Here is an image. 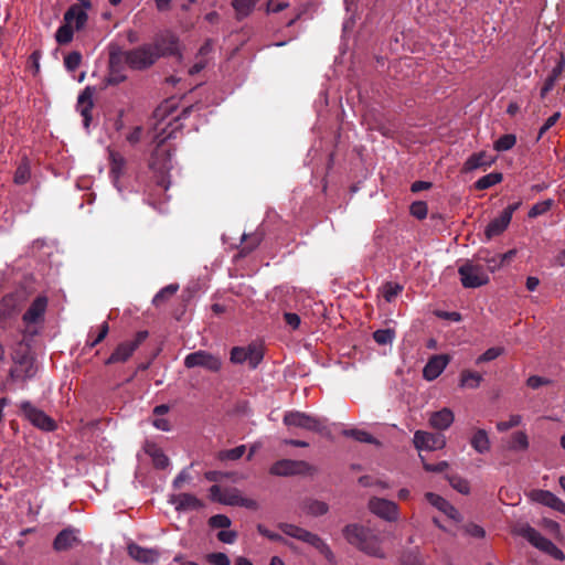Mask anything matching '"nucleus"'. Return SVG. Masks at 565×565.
<instances>
[{"instance_id": "11", "label": "nucleus", "mask_w": 565, "mask_h": 565, "mask_svg": "<svg viewBox=\"0 0 565 565\" xmlns=\"http://www.w3.org/2000/svg\"><path fill=\"white\" fill-rule=\"evenodd\" d=\"M148 337V331L142 330L138 331L132 340L120 342L115 348L109 358L105 361V364L110 365L127 362L132 356L134 352L147 340Z\"/></svg>"}, {"instance_id": "32", "label": "nucleus", "mask_w": 565, "mask_h": 565, "mask_svg": "<svg viewBox=\"0 0 565 565\" xmlns=\"http://www.w3.org/2000/svg\"><path fill=\"white\" fill-rule=\"evenodd\" d=\"M145 451L152 458L156 468L164 469L169 465V458L164 455L162 449L153 443L145 445Z\"/></svg>"}, {"instance_id": "50", "label": "nucleus", "mask_w": 565, "mask_h": 565, "mask_svg": "<svg viewBox=\"0 0 565 565\" xmlns=\"http://www.w3.org/2000/svg\"><path fill=\"white\" fill-rule=\"evenodd\" d=\"M409 212L417 220H424L428 213L427 203L424 201H415L411 204Z\"/></svg>"}, {"instance_id": "14", "label": "nucleus", "mask_w": 565, "mask_h": 565, "mask_svg": "<svg viewBox=\"0 0 565 565\" xmlns=\"http://www.w3.org/2000/svg\"><path fill=\"white\" fill-rule=\"evenodd\" d=\"M282 420L286 426L298 427L315 433H321L324 428L321 419L298 411L285 413Z\"/></svg>"}, {"instance_id": "48", "label": "nucleus", "mask_w": 565, "mask_h": 565, "mask_svg": "<svg viewBox=\"0 0 565 565\" xmlns=\"http://www.w3.org/2000/svg\"><path fill=\"white\" fill-rule=\"evenodd\" d=\"M522 423V416L519 414L510 415L508 420H501L497 423V429L501 433L507 431L511 428L518 427Z\"/></svg>"}, {"instance_id": "56", "label": "nucleus", "mask_w": 565, "mask_h": 565, "mask_svg": "<svg viewBox=\"0 0 565 565\" xmlns=\"http://www.w3.org/2000/svg\"><path fill=\"white\" fill-rule=\"evenodd\" d=\"M42 56V53L40 50H35L28 60L26 67L32 71L33 75H38L40 72V58Z\"/></svg>"}, {"instance_id": "57", "label": "nucleus", "mask_w": 565, "mask_h": 565, "mask_svg": "<svg viewBox=\"0 0 565 565\" xmlns=\"http://www.w3.org/2000/svg\"><path fill=\"white\" fill-rule=\"evenodd\" d=\"M552 381L550 379L539 376V375H531L526 380V385L532 390H537L542 386L550 385Z\"/></svg>"}, {"instance_id": "28", "label": "nucleus", "mask_w": 565, "mask_h": 565, "mask_svg": "<svg viewBox=\"0 0 565 565\" xmlns=\"http://www.w3.org/2000/svg\"><path fill=\"white\" fill-rule=\"evenodd\" d=\"M455 416L449 408H443L438 412L431 413L429 417V425L439 430H445L454 423Z\"/></svg>"}, {"instance_id": "16", "label": "nucleus", "mask_w": 565, "mask_h": 565, "mask_svg": "<svg viewBox=\"0 0 565 565\" xmlns=\"http://www.w3.org/2000/svg\"><path fill=\"white\" fill-rule=\"evenodd\" d=\"M20 408L25 417L35 427L45 431H53L56 429V423L54 419L46 415L43 411L34 407L30 402L21 403Z\"/></svg>"}, {"instance_id": "35", "label": "nucleus", "mask_w": 565, "mask_h": 565, "mask_svg": "<svg viewBox=\"0 0 565 565\" xmlns=\"http://www.w3.org/2000/svg\"><path fill=\"white\" fill-rule=\"evenodd\" d=\"M31 179V163L28 157H22L13 175V182L18 185L25 184Z\"/></svg>"}, {"instance_id": "18", "label": "nucleus", "mask_w": 565, "mask_h": 565, "mask_svg": "<svg viewBox=\"0 0 565 565\" xmlns=\"http://www.w3.org/2000/svg\"><path fill=\"white\" fill-rule=\"evenodd\" d=\"M414 446L418 450L443 449L446 445L445 437L439 434H433L424 430H417L414 434Z\"/></svg>"}, {"instance_id": "52", "label": "nucleus", "mask_w": 565, "mask_h": 565, "mask_svg": "<svg viewBox=\"0 0 565 565\" xmlns=\"http://www.w3.org/2000/svg\"><path fill=\"white\" fill-rule=\"evenodd\" d=\"M82 63V54L77 51L68 53L64 57V65L68 71H75Z\"/></svg>"}, {"instance_id": "30", "label": "nucleus", "mask_w": 565, "mask_h": 565, "mask_svg": "<svg viewBox=\"0 0 565 565\" xmlns=\"http://www.w3.org/2000/svg\"><path fill=\"white\" fill-rule=\"evenodd\" d=\"M427 501L436 507L438 510L443 511L445 514H447L449 518L451 519H456L457 518V514H458V511L457 509L451 505L446 499H444L443 497L436 494V493H433V492H427L425 494Z\"/></svg>"}, {"instance_id": "40", "label": "nucleus", "mask_w": 565, "mask_h": 565, "mask_svg": "<svg viewBox=\"0 0 565 565\" xmlns=\"http://www.w3.org/2000/svg\"><path fill=\"white\" fill-rule=\"evenodd\" d=\"M532 498L534 501L550 508H553L558 500V497L547 490H535L532 493Z\"/></svg>"}, {"instance_id": "46", "label": "nucleus", "mask_w": 565, "mask_h": 565, "mask_svg": "<svg viewBox=\"0 0 565 565\" xmlns=\"http://www.w3.org/2000/svg\"><path fill=\"white\" fill-rule=\"evenodd\" d=\"M246 451L245 445L237 446L232 449L223 450L218 452L220 460H238L243 457Z\"/></svg>"}, {"instance_id": "8", "label": "nucleus", "mask_w": 565, "mask_h": 565, "mask_svg": "<svg viewBox=\"0 0 565 565\" xmlns=\"http://www.w3.org/2000/svg\"><path fill=\"white\" fill-rule=\"evenodd\" d=\"M460 282L465 288H478L489 282V275L476 259L466 260L459 268Z\"/></svg>"}, {"instance_id": "5", "label": "nucleus", "mask_w": 565, "mask_h": 565, "mask_svg": "<svg viewBox=\"0 0 565 565\" xmlns=\"http://www.w3.org/2000/svg\"><path fill=\"white\" fill-rule=\"evenodd\" d=\"M512 533L527 540L533 546L542 552L553 556L555 559L563 561L565 555L551 540L544 537L539 531L529 524L515 525Z\"/></svg>"}, {"instance_id": "20", "label": "nucleus", "mask_w": 565, "mask_h": 565, "mask_svg": "<svg viewBox=\"0 0 565 565\" xmlns=\"http://www.w3.org/2000/svg\"><path fill=\"white\" fill-rule=\"evenodd\" d=\"M565 73V56L562 54L556 61L551 72L545 77L541 89L540 97L545 99L547 95L555 88L556 83L563 77Z\"/></svg>"}, {"instance_id": "1", "label": "nucleus", "mask_w": 565, "mask_h": 565, "mask_svg": "<svg viewBox=\"0 0 565 565\" xmlns=\"http://www.w3.org/2000/svg\"><path fill=\"white\" fill-rule=\"evenodd\" d=\"M344 539L361 552L379 558H384L385 553L381 547V540L369 527L360 524H349L342 530Z\"/></svg>"}, {"instance_id": "53", "label": "nucleus", "mask_w": 565, "mask_h": 565, "mask_svg": "<svg viewBox=\"0 0 565 565\" xmlns=\"http://www.w3.org/2000/svg\"><path fill=\"white\" fill-rule=\"evenodd\" d=\"M552 204H553L552 200H546V201H542V202L534 204L531 207V210L529 211V216L536 217L539 215L545 214L546 212H548L551 210Z\"/></svg>"}, {"instance_id": "60", "label": "nucleus", "mask_w": 565, "mask_h": 565, "mask_svg": "<svg viewBox=\"0 0 565 565\" xmlns=\"http://www.w3.org/2000/svg\"><path fill=\"white\" fill-rule=\"evenodd\" d=\"M210 499L214 502L222 503L223 494L225 493V489L221 488L217 484H214L210 488Z\"/></svg>"}, {"instance_id": "26", "label": "nucleus", "mask_w": 565, "mask_h": 565, "mask_svg": "<svg viewBox=\"0 0 565 565\" xmlns=\"http://www.w3.org/2000/svg\"><path fill=\"white\" fill-rule=\"evenodd\" d=\"M494 162V158L486 151L472 153L463 163L461 172L468 173L477 169H486Z\"/></svg>"}, {"instance_id": "24", "label": "nucleus", "mask_w": 565, "mask_h": 565, "mask_svg": "<svg viewBox=\"0 0 565 565\" xmlns=\"http://www.w3.org/2000/svg\"><path fill=\"white\" fill-rule=\"evenodd\" d=\"M449 363V358L446 354H439V355H433L427 364L424 366L423 370V376L428 380L433 381L437 379L441 372L446 369L447 364Z\"/></svg>"}, {"instance_id": "25", "label": "nucleus", "mask_w": 565, "mask_h": 565, "mask_svg": "<svg viewBox=\"0 0 565 565\" xmlns=\"http://www.w3.org/2000/svg\"><path fill=\"white\" fill-rule=\"evenodd\" d=\"M128 555L135 561L143 564H152L159 557V552L156 548H146L136 543H130L127 546Z\"/></svg>"}, {"instance_id": "23", "label": "nucleus", "mask_w": 565, "mask_h": 565, "mask_svg": "<svg viewBox=\"0 0 565 565\" xmlns=\"http://www.w3.org/2000/svg\"><path fill=\"white\" fill-rule=\"evenodd\" d=\"M222 504L232 507H243L249 510H257L258 503L252 498L243 497L237 488H225Z\"/></svg>"}, {"instance_id": "12", "label": "nucleus", "mask_w": 565, "mask_h": 565, "mask_svg": "<svg viewBox=\"0 0 565 565\" xmlns=\"http://www.w3.org/2000/svg\"><path fill=\"white\" fill-rule=\"evenodd\" d=\"M183 363L186 369L202 367L212 373L220 372L223 365L222 359L218 355L205 350L188 354Z\"/></svg>"}, {"instance_id": "7", "label": "nucleus", "mask_w": 565, "mask_h": 565, "mask_svg": "<svg viewBox=\"0 0 565 565\" xmlns=\"http://www.w3.org/2000/svg\"><path fill=\"white\" fill-rule=\"evenodd\" d=\"M279 529L284 534L308 543L319 551L327 559L331 561L333 558V552L319 535L289 523L279 524Z\"/></svg>"}, {"instance_id": "58", "label": "nucleus", "mask_w": 565, "mask_h": 565, "mask_svg": "<svg viewBox=\"0 0 565 565\" xmlns=\"http://www.w3.org/2000/svg\"><path fill=\"white\" fill-rule=\"evenodd\" d=\"M422 460H423L424 469L428 472H443L449 467V463L447 461H439L438 463H429V462H426L424 460V458H422Z\"/></svg>"}, {"instance_id": "15", "label": "nucleus", "mask_w": 565, "mask_h": 565, "mask_svg": "<svg viewBox=\"0 0 565 565\" xmlns=\"http://www.w3.org/2000/svg\"><path fill=\"white\" fill-rule=\"evenodd\" d=\"M521 202H516L508 205L501 214L493 218L486 227L484 235L487 239H491L495 236L501 235L509 226L513 213L519 209Z\"/></svg>"}, {"instance_id": "63", "label": "nucleus", "mask_w": 565, "mask_h": 565, "mask_svg": "<svg viewBox=\"0 0 565 565\" xmlns=\"http://www.w3.org/2000/svg\"><path fill=\"white\" fill-rule=\"evenodd\" d=\"M142 135V128L140 126L135 127L126 137L127 141L131 145H136L140 141Z\"/></svg>"}, {"instance_id": "17", "label": "nucleus", "mask_w": 565, "mask_h": 565, "mask_svg": "<svg viewBox=\"0 0 565 565\" xmlns=\"http://www.w3.org/2000/svg\"><path fill=\"white\" fill-rule=\"evenodd\" d=\"M49 299L44 295L38 296L29 306L22 316V321L26 327L43 322L47 309Z\"/></svg>"}, {"instance_id": "42", "label": "nucleus", "mask_w": 565, "mask_h": 565, "mask_svg": "<svg viewBox=\"0 0 565 565\" xmlns=\"http://www.w3.org/2000/svg\"><path fill=\"white\" fill-rule=\"evenodd\" d=\"M516 143V137L512 134L501 136L493 145L494 150L502 152L512 149Z\"/></svg>"}, {"instance_id": "44", "label": "nucleus", "mask_w": 565, "mask_h": 565, "mask_svg": "<svg viewBox=\"0 0 565 565\" xmlns=\"http://www.w3.org/2000/svg\"><path fill=\"white\" fill-rule=\"evenodd\" d=\"M447 479H448L450 486L454 489H456L458 492H460L462 494L469 493L470 484H469L468 480H466L465 478H462L458 475H450V476H447Z\"/></svg>"}, {"instance_id": "41", "label": "nucleus", "mask_w": 565, "mask_h": 565, "mask_svg": "<svg viewBox=\"0 0 565 565\" xmlns=\"http://www.w3.org/2000/svg\"><path fill=\"white\" fill-rule=\"evenodd\" d=\"M262 235L259 233H253L243 236L241 253L248 254L253 252L262 242Z\"/></svg>"}, {"instance_id": "37", "label": "nucleus", "mask_w": 565, "mask_h": 565, "mask_svg": "<svg viewBox=\"0 0 565 565\" xmlns=\"http://www.w3.org/2000/svg\"><path fill=\"white\" fill-rule=\"evenodd\" d=\"M503 180V174L501 172H491L478 179L473 186L478 191L487 190L495 184H499Z\"/></svg>"}, {"instance_id": "4", "label": "nucleus", "mask_w": 565, "mask_h": 565, "mask_svg": "<svg viewBox=\"0 0 565 565\" xmlns=\"http://www.w3.org/2000/svg\"><path fill=\"white\" fill-rule=\"evenodd\" d=\"M149 167L157 175V184L167 191L169 188L168 173L171 164V148L166 143V139H161L151 154Z\"/></svg>"}, {"instance_id": "34", "label": "nucleus", "mask_w": 565, "mask_h": 565, "mask_svg": "<svg viewBox=\"0 0 565 565\" xmlns=\"http://www.w3.org/2000/svg\"><path fill=\"white\" fill-rule=\"evenodd\" d=\"M302 511L312 516L324 515L329 511V505L316 499H307L302 502Z\"/></svg>"}, {"instance_id": "3", "label": "nucleus", "mask_w": 565, "mask_h": 565, "mask_svg": "<svg viewBox=\"0 0 565 565\" xmlns=\"http://www.w3.org/2000/svg\"><path fill=\"white\" fill-rule=\"evenodd\" d=\"M88 15L78 4H72L64 13V24H62L56 33L55 40L58 44L64 45L73 40L74 31L82 30L87 23Z\"/></svg>"}, {"instance_id": "49", "label": "nucleus", "mask_w": 565, "mask_h": 565, "mask_svg": "<svg viewBox=\"0 0 565 565\" xmlns=\"http://www.w3.org/2000/svg\"><path fill=\"white\" fill-rule=\"evenodd\" d=\"M343 434L345 436H350L361 443H367V444L376 443L375 438L371 434H369L367 431H364V430L350 429V430H344Z\"/></svg>"}, {"instance_id": "21", "label": "nucleus", "mask_w": 565, "mask_h": 565, "mask_svg": "<svg viewBox=\"0 0 565 565\" xmlns=\"http://www.w3.org/2000/svg\"><path fill=\"white\" fill-rule=\"evenodd\" d=\"M81 544L78 536V530L73 527H66L62 530L53 541V548L56 552L68 551Z\"/></svg>"}, {"instance_id": "22", "label": "nucleus", "mask_w": 565, "mask_h": 565, "mask_svg": "<svg viewBox=\"0 0 565 565\" xmlns=\"http://www.w3.org/2000/svg\"><path fill=\"white\" fill-rule=\"evenodd\" d=\"M95 88L92 86L85 87L77 98V110L83 117L85 128H88L92 121V109L94 107Z\"/></svg>"}, {"instance_id": "38", "label": "nucleus", "mask_w": 565, "mask_h": 565, "mask_svg": "<svg viewBox=\"0 0 565 565\" xmlns=\"http://www.w3.org/2000/svg\"><path fill=\"white\" fill-rule=\"evenodd\" d=\"M482 376L478 372L463 370L460 374V386L476 388L480 385Z\"/></svg>"}, {"instance_id": "59", "label": "nucleus", "mask_w": 565, "mask_h": 565, "mask_svg": "<svg viewBox=\"0 0 565 565\" xmlns=\"http://www.w3.org/2000/svg\"><path fill=\"white\" fill-rule=\"evenodd\" d=\"M402 565H424L418 553H407L403 556Z\"/></svg>"}, {"instance_id": "62", "label": "nucleus", "mask_w": 565, "mask_h": 565, "mask_svg": "<svg viewBox=\"0 0 565 565\" xmlns=\"http://www.w3.org/2000/svg\"><path fill=\"white\" fill-rule=\"evenodd\" d=\"M237 537V533L234 531H220L217 533L218 541L227 544H232Z\"/></svg>"}, {"instance_id": "39", "label": "nucleus", "mask_w": 565, "mask_h": 565, "mask_svg": "<svg viewBox=\"0 0 565 565\" xmlns=\"http://www.w3.org/2000/svg\"><path fill=\"white\" fill-rule=\"evenodd\" d=\"M179 290L178 284H170L162 288L152 299V303L156 307H160L167 302L177 291Z\"/></svg>"}, {"instance_id": "27", "label": "nucleus", "mask_w": 565, "mask_h": 565, "mask_svg": "<svg viewBox=\"0 0 565 565\" xmlns=\"http://www.w3.org/2000/svg\"><path fill=\"white\" fill-rule=\"evenodd\" d=\"M171 503L178 511L200 510L204 508L202 500L192 493H179L172 497Z\"/></svg>"}, {"instance_id": "31", "label": "nucleus", "mask_w": 565, "mask_h": 565, "mask_svg": "<svg viewBox=\"0 0 565 565\" xmlns=\"http://www.w3.org/2000/svg\"><path fill=\"white\" fill-rule=\"evenodd\" d=\"M470 445L478 454L488 452L491 448V441L488 433L482 428L476 429L470 438Z\"/></svg>"}, {"instance_id": "64", "label": "nucleus", "mask_w": 565, "mask_h": 565, "mask_svg": "<svg viewBox=\"0 0 565 565\" xmlns=\"http://www.w3.org/2000/svg\"><path fill=\"white\" fill-rule=\"evenodd\" d=\"M466 532H467L469 535H471V536H473V537H478V539H482V537H484V535H486L484 530H483L481 526L477 525V524H469V525L466 527Z\"/></svg>"}, {"instance_id": "55", "label": "nucleus", "mask_w": 565, "mask_h": 565, "mask_svg": "<svg viewBox=\"0 0 565 565\" xmlns=\"http://www.w3.org/2000/svg\"><path fill=\"white\" fill-rule=\"evenodd\" d=\"M206 561L212 565H230L231 561L225 553L215 552L206 555Z\"/></svg>"}, {"instance_id": "13", "label": "nucleus", "mask_w": 565, "mask_h": 565, "mask_svg": "<svg viewBox=\"0 0 565 565\" xmlns=\"http://www.w3.org/2000/svg\"><path fill=\"white\" fill-rule=\"evenodd\" d=\"M264 359V348L258 343H250L247 347H234L231 350L230 360L234 364L248 362L250 369H256Z\"/></svg>"}, {"instance_id": "33", "label": "nucleus", "mask_w": 565, "mask_h": 565, "mask_svg": "<svg viewBox=\"0 0 565 565\" xmlns=\"http://www.w3.org/2000/svg\"><path fill=\"white\" fill-rule=\"evenodd\" d=\"M260 0H233L232 7L238 21L247 18Z\"/></svg>"}, {"instance_id": "47", "label": "nucleus", "mask_w": 565, "mask_h": 565, "mask_svg": "<svg viewBox=\"0 0 565 565\" xmlns=\"http://www.w3.org/2000/svg\"><path fill=\"white\" fill-rule=\"evenodd\" d=\"M504 352V349L501 347H493L488 349L484 353L479 355L476 360V364L479 365L484 362H490L502 355Z\"/></svg>"}, {"instance_id": "19", "label": "nucleus", "mask_w": 565, "mask_h": 565, "mask_svg": "<svg viewBox=\"0 0 565 565\" xmlns=\"http://www.w3.org/2000/svg\"><path fill=\"white\" fill-rule=\"evenodd\" d=\"M369 509L372 513L377 516L387 520L394 521L398 516V508L397 504L393 501L382 499V498H372L369 501Z\"/></svg>"}, {"instance_id": "43", "label": "nucleus", "mask_w": 565, "mask_h": 565, "mask_svg": "<svg viewBox=\"0 0 565 565\" xmlns=\"http://www.w3.org/2000/svg\"><path fill=\"white\" fill-rule=\"evenodd\" d=\"M403 290V286L397 282L388 281L383 285L382 295L387 302H391L397 297Z\"/></svg>"}, {"instance_id": "10", "label": "nucleus", "mask_w": 565, "mask_h": 565, "mask_svg": "<svg viewBox=\"0 0 565 565\" xmlns=\"http://www.w3.org/2000/svg\"><path fill=\"white\" fill-rule=\"evenodd\" d=\"M317 471V467L308 461L292 459L278 460L269 468V473L278 477L313 476Z\"/></svg>"}, {"instance_id": "61", "label": "nucleus", "mask_w": 565, "mask_h": 565, "mask_svg": "<svg viewBox=\"0 0 565 565\" xmlns=\"http://www.w3.org/2000/svg\"><path fill=\"white\" fill-rule=\"evenodd\" d=\"M285 322L291 327L292 330H296L300 326V317L294 312H286L284 315Z\"/></svg>"}, {"instance_id": "29", "label": "nucleus", "mask_w": 565, "mask_h": 565, "mask_svg": "<svg viewBox=\"0 0 565 565\" xmlns=\"http://www.w3.org/2000/svg\"><path fill=\"white\" fill-rule=\"evenodd\" d=\"M109 152V166H110V175L115 183L119 181V179L124 175L126 170V159L125 157L113 149L108 150Z\"/></svg>"}, {"instance_id": "51", "label": "nucleus", "mask_w": 565, "mask_h": 565, "mask_svg": "<svg viewBox=\"0 0 565 565\" xmlns=\"http://www.w3.org/2000/svg\"><path fill=\"white\" fill-rule=\"evenodd\" d=\"M394 334L392 329H380L373 333V339L376 343L384 345L393 341Z\"/></svg>"}, {"instance_id": "45", "label": "nucleus", "mask_w": 565, "mask_h": 565, "mask_svg": "<svg viewBox=\"0 0 565 565\" xmlns=\"http://www.w3.org/2000/svg\"><path fill=\"white\" fill-rule=\"evenodd\" d=\"M108 332H109V324H108V322L105 321L99 327L98 333L95 337H93L92 333L88 334V340L86 342V345L90 349L95 348L97 344H99L100 342H103L105 340Z\"/></svg>"}, {"instance_id": "54", "label": "nucleus", "mask_w": 565, "mask_h": 565, "mask_svg": "<svg viewBox=\"0 0 565 565\" xmlns=\"http://www.w3.org/2000/svg\"><path fill=\"white\" fill-rule=\"evenodd\" d=\"M231 523V519L224 514H215L209 519V525L214 529H227Z\"/></svg>"}, {"instance_id": "6", "label": "nucleus", "mask_w": 565, "mask_h": 565, "mask_svg": "<svg viewBox=\"0 0 565 565\" xmlns=\"http://www.w3.org/2000/svg\"><path fill=\"white\" fill-rule=\"evenodd\" d=\"M11 359L14 363V366L10 370L12 379L25 380L33 376L34 359L28 343L19 341L12 350Z\"/></svg>"}, {"instance_id": "2", "label": "nucleus", "mask_w": 565, "mask_h": 565, "mask_svg": "<svg viewBox=\"0 0 565 565\" xmlns=\"http://www.w3.org/2000/svg\"><path fill=\"white\" fill-rule=\"evenodd\" d=\"M121 54L130 70L143 71L151 67L164 53L158 44H143L128 51L121 49Z\"/></svg>"}, {"instance_id": "9", "label": "nucleus", "mask_w": 565, "mask_h": 565, "mask_svg": "<svg viewBox=\"0 0 565 565\" xmlns=\"http://www.w3.org/2000/svg\"><path fill=\"white\" fill-rule=\"evenodd\" d=\"M122 56L119 45L110 44L108 46V74L104 78L105 86H115L127 79V64Z\"/></svg>"}, {"instance_id": "36", "label": "nucleus", "mask_w": 565, "mask_h": 565, "mask_svg": "<svg viewBox=\"0 0 565 565\" xmlns=\"http://www.w3.org/2000/svg\"><path fill=\"white\" fill-rule=\"evenodd\" d=\"M529 437L525 431L519 430L513 433L510 436L509 443H508V449L509 450H520L525 451L529 448Z\"/></svg>"}]
</instances>
